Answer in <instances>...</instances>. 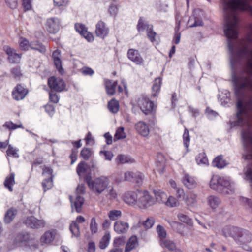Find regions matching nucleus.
I'll list each match as a JSON object with an SVG mask.
<instances>
[{"label": "nucleus", "mask_w": 252, "mask_h": 252, "mask_svg": "<svg viewBox=\"0 0 252 252\" xmlns=\"http://www.w3.org/2000/svg\"><path fill=\"white\" fill-rule=\"evenodd\" d=\"M224 33L228 38L232 80L235 93L251 96L248 100L237 101V121L234 126H242V137L245 145V159H252V9H223ZM246 177L252 186V170Z\"/></svg>", "instance_id": "obj_1"}, {"label": "nucleus", "mask_w": 252, "mask_h": 252, "mask_svg": "<svg viewBox=\"0 0 252 252\" xmlns=\"http://www.w3.org/2000/svg\"><path fill=\"white\" fill-rule=\"evenodd\" d=\"M85 180L90 189L97 195L103 192L107 189L110 184L109 178L104 176H101L92 180L90 175H87L85 177Z\"/></svg>", "instance_id": "obj_2"}, {"label": "nucleus", "mask_w": 252, "mask_h": 252, "mask_svg": "<svg viewBox=\"0 0 252 252\" xmlns=\"http://www.w3.org/2000/svg\"><path fill=\"white\" fill-rule=\"evenodd\" d=\"M210 187L213 189L224 194H229L234 191L228 180L217 175L212 176L210 182Z\"/></svg>", "instance_id": "obj_3"}, {"label": "nucleus", "mask_w": 252, "mask_h": 252, "mask_svg": "<svg viewBox=\"0 0 252 252\" xmlns=\"http://www.w3.org/2000/svg\"><path fill=\"white\" fill-rule=\"evenodd\" d=\"M156 203L154 197L147 191H140L137 205L141 209H147Z\"/></svg>", "instance_id": "obj_4"}, {"label": "nucleus", "mask_w": 252, "mask_h": 252, "mask_svg": "<svg viewBox=\"0 0 252 252\" xmlns=\"http://www.w3.org/2000/svg\"><path fill=\"white\" fill-rule=\"evenodd\" d=\"M137 104L141 110L145 114H151L154 110V104L148 97L142 96L138 98Z\"/></svg>", "instance_id": "obj_5"}, {"label": "nucleus", "mask_w": 252, "mask_h": 252, "mask_svg": "<svg viewBox=\"0 0 252 252\" xmlns=\"http://www.w3.org/2000/svg\"><path fill=\"white\" fill-rule=\"evenodd\" d=\"M48 83L51 89L59 92L65 90L66 86L63 79L54 76L51 77L48 79Z\"/></svg>", "instance_id": "obj_6"}, {"label": "nucleus", "mask_w": 252, "mask_h": 252, "mask_svg": "<svg viewBox=\"0 0 252 252\" xmlns=\"http://www.w3.org/2000/svg\"><path fill=\"white\" fill-rule=\"evenodd\" d=\"M24 223L28 226L32 228H40L44 227L45 221L42 220H38L33 216L27 217Z\"/></svg>", "instance_id": "obj_7"}, {"label": "nucleus", "mask_w": 252, "mask_h": 252, "mask_svg": "<svg viewBox=\"0 0 252 252\" xmlns=\"http://www.w3.org/2000/svg\"><path fill=\"white\" fill-rule=\"evenodd\" d=\"M3 50L8 56V59L11 63H18L21 58V54H17L15 51L8 46H4Z\"/></svg>", "instance_id": "obj_8"}, {"label": "nucleus", "mask_w": 252, "mask_h": 252, "mask_svg": "<svg viewBox=\"0 0 252 252\" xmlns=\"http://www.w3.org/2000/svg\"><path fill=\"white\" fill-rule=\"evenodd\" d=\"M46 29L51 33H56L60 29V21L58 18H50L47 19Z\"/></svg>", "instance_id": "obj_9"}, {"label": "nucleus", "mask_w": 252, "mask_h": 252, "mask_svg": "<svg viewBox=\"0 0 252 252\" xmlns=\"http://www.w3.org/2000/svg\"><path fill=\"white\" fill-rule=\"evenodd\" d=\"M140 191H127L123 196L124 201L129 204H137Z\"/></svg>", "instance_id": "obj_10"}, {"label": "nucleus", "mask_w": 252, "mask_h": 252, "mask_svg": "<svg viewBox=\"0 0 252 252\" xmlns=\"http://www.w3.org/2000/svg\"><path fill=\"white\" fill-rule=\"evenodd\" d=\"M242 229L234 227L227 226L223 230V235L225 236H230L233 237L236 241L237 240L238 236L241 233Z\"/></svg>", "instance_id": "obj_11"}, {"label": "nucleus", "mask_w": 252, "mask_h": 252, "mask_svg": "<svg viewBox=\"0 0 252 252\" xmlns=\"http://www.w3.org/2000/svg\"><path fill=\"white\" fill-rule=\"evenodd\" d=\"M108 32L109 29L103 22L100 21L96 24L95 33L97 36L104 38Z\"/></svg>", "instance_id": "obj_12"}, {"label": "nucleus", "mask_w": 252, "mask_h": 252, "mask_svg": "<svg viewBox=\"0 0 252 252\" xmlns=\"http://www.w3.org/2000/svg\"><path fill=\"white\" fill-rule=\"evenodd\" d=\"M69 199L71 202L72 210L75 209L77 213H81L82 211V206L84 203V199L83 197L78 195L76 197L75 200L73 201L72 197L70 196Z\"/></svg>", "instance_id": "obj_13"}, {"label": "nucleus", "mask_w": 252, "mask_h": 252, "mask_svg": "<svg viewBox=\"0 0 252 252\" xmlns=\"http://www.w3.org/2000/svg\"><path fill=\"white\" fill-rule=\"evenodd\" d=\"M75 28L76 30L83 36L88 41L91 42L94 40L93 35L92 33L87 31L84 25L79 23L76 24L75 25Z\"/></svg>", "instance_id": "obj_14"}, {"label": "nucleus", "mask_w": 252, "mask_h": 252, "mask_svg": "<svg viewBox=\"0 0 252 252\" xmlns=\"http://www.w3.org/2000/svg\"><path fill=\"white\" fill-rule=\"evenodd\" d=\"M129 228L127 222L122 220H118L114 223V229L118 234L126 233Z\"/></svg>", "instance_id": "obj_15"}, {"label": "nucleus", "mask_w": 252, "mask_h": 252, "mask_svg": "<svg viewBox=\"0 0 252 252\" xmlns=\"http://www.w3.org/2000/svg\"><path fill=\"white\" fill-rule=\"evenodd\" d=\"M27 93V90L24 88L21 85H17L15 90L13 91V98L16 100H21L25 97Z\"/></svg>", "instance_id": "obj_16"}, {"label": "nucleus", "mask_w": 252, "mask_h": 252, "mask_svg": "<svg viewBox=\"0 0 252 252\" xmlns=\"http://www.w3.org/2000/svg\"><path fill=\"white\" fill-rule=\"evenodd\" d=\"M127 56L129 60L137 64H140L143 62L142 58L136 50L129 49L127 53Z\"/></svg>", "instance_id": "obj_17"}, {"label": "nucleus", "mask_w": 252, "mask_h": 252, "mask_svg": "<svg viewBox=\"0 0 252 252\" xmlns=\"http://www.w3.org/2000/svg\"><path fill=\"white\" fill-rule=\"evenodd\" d=\"M137 132L142 136L146 137L149 133V128L147 125L142 121H140L135 125Z\"/></svg>", "instance_id": "obj_18"}, {"label": "nucleus", "mask_w": 252, "mask_h": 252, "mask_svg": "<svg viewBox=\"0 0 252 252\" xmlns=\"http://www.w3.org/2000/svg\"><path fill=\"white\" fill-rule=\"evenodd\" d=\"M183 184L188 189H193L196 186V182L193 177L188 174H185L182 178Z\"/></svg>", "instance_id": "obj_19"}, {"label": "nucleus", "mask_w": 252, "mask_h": 252, "mask_svg": "<svg viewBox=\"0 0 252 252\" xmlns=\"http://www.w3.org/2000/svg\"><path fill=\"white\" fill-rule=\"evenodd\" d=\"M52 58L57 69L62 74L63 70L62 66V62L60 59V52L58 50L54 51L52 54Z\"/></svg>", "instance_id": "obj_20"}, {"label": "nucleus", "mask_w": 252, "mask_h": 252, "mask_svg": "<svg viewBox=\"0 0 252 252\" xmlns=\"http://www.w3.org/2000/svg\"><path fill=\"white\" fill-rule=\"evenodd\" d=\"M138 245V240L135 236H131L128 240L124 252H129L131 250L136 248Z\"/></svg>", "instance_id": "obj_21"}, {"label": "nucleus", "mask_w": 252, "mask_h": 252, "mask_svg": "<svg viewBox=\"0 0 252 252\" xmlns=\"http://www.w3.org/2000/svg\"><path fill=\"white\" fill-rule=\"evenodd\" d=\"M117 85V81L112 82L110 80L105 81V89L108 95H113L115 94Z\"/></svg>", "instance_id": "obj_22"}, {"label": "nucleus", "mask_w": 252, "mask_h": 252, "mask_svg": "<svg viewBox=\"0 0 252 252\" xmlns=\"http://www.w3.org/2000/svg\"><path fill=\"white\" fill-rule=\"evenodd\" d=\"M237 241L243 243L250 242L251 241V234L248 230L242 229Z\"/></svg>", "instance_id": "obj_23"}, {"label": "nucleus", "mask_w": 252, "mask_h": 252, "mask_svg": "<svg viewBox=\"0 0 252 252\" xmlns=\"http://www.w3.org/2000/svg\"><path fill=\"white\" fill-rule=\"evenodd\" d=\"M161 246L167 249L169 251H173L176 249V245L175 242L170 239L165 238L160 241Z\"/></svg>", "instance_id": "obj_24"}, {"label": "nucleus", "mask_w": 252, "mask_h": 252, "mask_svg": "<svg viewBox=\"0 0 252 252\" xmlns=\"http://www.w3.org/2000/svg\"><path fill=\"white\" fill-rule=\"evenodd\" d=\"M134 161L131 157L125 155H119L116 158V161L118 164L132 163Z\"/></svg>", "instance_id": "obj_25"}, {"label": "nucleus", "mask_w": 252, "mask_h": 252, "mask_svg": "<svg viewBox=\"0 0 252 252\" xmlns=\"http://www.w3.org/2000/svg\"><path fill=\"white\" fill-rule=\"evenodd\" d=\"M17 214V210L14 208L9 209L5 213L4 216V221L6 223H9L15 217Z\"/></svg>", "instance_id": "obj_26"}, {"label": "nucleus", "mask_w": 252, "mask_h": 252, "mask_svg": "<svg viewBox=\"0 0 252 252\" xmlns=\"http://www.w3.org/2000/svg\"><path fill=\"white\" fill-rule=\"evenodd\" d=\"M209 205L213 209H216L221 203L220 199L215 196L211 195L207 198Z\"/></svg>", "instance_id": "obj_27"}, {"label": "nucleus", "mask_w": 252, "mask_h": 252, "mask_svg": "<svg viewBox=\"0 0 252 252\" xmlns=\"http://www.w3.org/2000/svg\"><path fill=\"white\" fill-rule=\"evenodd\" d=\"M55 236V232L54 231H47L41 238V241L46 244L51 243L54 239Z\"/></svg>", "instance_id": "obj_28"}, {"label": "nucleus", "mask_w": 252, "mask_h": 252, "mask_svg": "<svg viewBox=\"0 0 252 252\" xmlns=\"http://www.w3.org/2000/svg\"><path fill=\"white\" fill-rule=\"evenodd\" d=\"M161 83V81L160 78L155 79L152 86V92L151 94L152 97H155L158 95L160 88Z\"/></svg>", "instance_id": "obj_29"}, {"label": "nucleus", "mask_w": 252, "mask_h": 252, "mask_svg": "<svg viewBox=\"0 0 252 252\" xmlns=\"http://www.w3.org/2000/svg\"><path fill=\"white\" fill-rule=\"evenodd\" d=\"M14 176L15 174L13 173H11L9 176H8L4 182V186L8 188V190L10 191H12L13 190V189L12 186L15 183L14 180Z\"/></svg>", "instance_id": "obj_30"}, {"label": "nucleus", "mask_w": 252, "mask_h": 252, "mask_svg": "<svg viewBox=\"0 0 252 252\" xmlns=\"http://www.w3.org/2000/svg\"><path fill=\"white\" fill-rule=\"evenodd\" d=\"M227 164L226 161L222 158L221 156L217 157L213 160L212 165L214 167L222 168Z\"/></svg>", "instance_id": "obj_31"}, {"label": "nucleus", "mask_w": 252, "mask_h": 252, "mask_svg": "<svg viewBox=\"0 0 252 252\" xmlns=\"http://www.w3.org/2000/svg\"><path fill=\"white\" fill-rule=\"evenodd\" d=\"M179 220L183 223H186L187 225L191 226L193 224V221L191 218L188 216L182 213H179L177 215Z\"/></svg>", "instance_id": "obj_32"}, {"label": "nucleus", "mask_w": 252, "mask_h": 252, "mask_svg": "<svg viewBox=\"0 0 252 252\" xmlns=\"http://www.w3.org/2000/svg\"><path fill=\"white\" fill-rule=\"evenodd\" d=\"M190 27L201 26L203 25L202 20L195 16L190 17L188 22Z\"/></svg>", "instance_id": "obj_33"}, {"label": "nucleus", "mask_w": 252, "mask_h": 252, "mask_svg": "<svg viewBox=\"0 0 252 252\" xmlns=\"http://www.w3.org/2000/svg\"><path fill=\"white\" fill-rule=\"evenodd\" d=\"M110 235L109 233H105L99 242V246L101 249H105L109 243Z\"/></svg>", "instance_id": "obj_34"}, {"label": "nucleus", "mask_w": 252, "mask_h": 252, "mask_svg": "<svg viewBox=\"0 0 252 252\" xmlns=\"http://www.w3.org/2000/svg\"><path fill=\"white\" fill-rule=\"evenodd\" d=\"M156 200L160 203H165L167 199V194L161 191H157L155 192Z\"/></svg>", "instance_id": "obj_35"}, {"label": "nucleus", "mask_w": 252, "mask_h": 252, "mask_svg": "<svg viewBox=\"0 0 252 252\" xmlns=\"http://www.w3.org/2000/svg\"><path fill=\"white\" fill-rule=\"evenodd\" d=\"M165 204L168 207L173 208L178 206L179 202L177 198H175L174 196H170L169 197L167 196Z\"/></svg>", "instance_id": "obj_36"}, {"label": "nucleus", "mask_w": 252, "mask_h": 252, "mask_svg": "<svg viewBox=\"0 0 252 252\" xmlns=\"http://www.w3.org/2000/svg\"><path fill=\"white\" fill-rule=\"evenodd\" d=\"M108 107L110 111L113 113H117L119 108L118 101L115 99H112L109 102Z\"/></svg>", "instance_id": "obj_37"}, {"label": "nucleus", "mask_w": 252, "mask_h": 252, "mask_svg": "<svg viewBox=\"0 0 252 252\" xmlns=\"http://www.w3.org/2000/svg\"><path fill=\"white\" fill-rule=\"evenodd\" d=\"M30 47L33 50L38 51L41 53H44L46 52V48L44 46L42 45L38 42H32L30 44Z\"/></svg>", "instance_id": "obj_38"}, {"label": "nucleus", "mask_w": 252, "mask_h": 252, "mask_svg": "<svg viewBox=\"0 0 252 252\" xmlns=\"http://www.w3.org/2000/svg\"><path fill=\"white\" fill-rule=\"evenodd\" d=\"M70 230L72 235L78 237L80 235V230L77 222H72L70 225Z\"/></svg>", "instance_id": "obj_39"}, {"label": "nucleus", "mask_w": 252, "mask_h": 252, "mask_svg": "<svg viewBox=\"0 0 252 252\" xmlns=\"http://www.w3.org/2000/svg\"><path fill=\"white\" fill-rule=\"evenodd\" d=\"M126 135L124 132V128L123 127H120L118 128L114 135V140H119L121 139H124L126 137Z\"/></svg>", "instance_id": "obj_40"}, {"label": "nucleus", "mask_w": 252, "mask_h": 252, "mask_svg": "<svg viewBox=\"0 0 252 252\" xmlns=\"http://www.w3.org/2000/svg\"><path fill=\"white\" fill-rule=\"evenodd\" d=\"M122 216L121 211L117 210H112L109 211L108 216L111 220H115L118 219Z\"/></svg>", "instance_id": "obj_41"}, {"label": "nucleus", "mask_w": 252, "mask_h": 252, "mask_svg": "<svg viewBox=\"0 0 252 252\" xmlns=\"http://www.w3.org/2000/svg\"><path fill=\"white\" fill-rule=\"evenodd\" d=\"M155 223V219L153 217H148L146 220L142 222V225L144 228L149 229L151 228Z\"/></svg>", "instance_id": "obj_42"}, {"label": "nucleus", "mask_w": 252, "mask_h": 252, "mask_svg": "<svg viewBox=\"0 0 252 252\" xmlns=\"http://www.w3.org/2000/svg\"><path fill=\"white\" fill-rule=\"evenodd\" d=\"M87 169L86 163L85 162H81L77 166L76 171L79 177L83 176Z\"/></svg>", "instance_id": "obj_43"}, {"label": "nucleus", "mask_w": 252, "mask_h": 252, "mask_svg": "<svg viewBox=\"0 0 252 252\" xmlns=\"http://www.w3.org/2000/svg\"><path fill=\"white\" fill-rule=\"evenodd\" d=\"M157 231L158 234V236L160 238V241L164 239L166 237L167 233L164 228L160 225H158L157 227Z\"/></svg>", "instance_id": "obj_44"}, {"label": "nucleus", "mask_w": 252, "mask_h": 252, "mask_svg": "<svg viewBox=\"0 0 252 252\" xmlns=\"http://www.w3.org/2000/svg\"><path fill=\"white\" fill-rule=\"evenodd\" d=\"M133 178V181L139 186L142 184L144 176L142 173L137 172L134 173Z\"/></svg>", "instance_id": "obj_45"}, {"label": "nucleus", "mask_w": 252, "mask_h": 252, "mask_svg": "<svg viewBox=\"0 0 252 252\" xmlns=\"http://www.w3.org/2000/svg\"><path fill=\"white\" fill-rule=\"evenodd\" d=\"M196 160L198 164H206L208 163V159L205 153H204L199 154L196 158Z\"/></svg>", "instance_id": "obj_46"}, {"label": "nucleus", "mask_w": 252, "mask_h": 252, "mask_svg": "<svg viewBox=\"0 0 252 252\" xmlns=\"http://www.w3.org/2000/svg\"><path fill=\"white\" fill-rule=\"evenodd\" d=\"M90 229L92 234H95L98 231V224L96 222L95 218L94 217L91 219Z\"/></svg>", "instance_id": "obj_47"}, {"label": "nucleus", "mask_w": 252, "mask_h": 252, "mask_svg": "<svg viewBox=\"0 0 252 252\" xmlns=\"http://www.w3.org/2000/svg\"><path fill=\"white\" fill-rule=\"evenodd\" d=\"M42 187L44 191L49 189L53 186V178H46L42 183Z\"/></svg>", "instance_id": "obj_48"}, {"label": "nucleus", "mask_w": 252, "mask_h": 252, "mask_svg": "<svg viewBox=\"0 0 252 252\" xmlns=\"http://www.w3.org/2000/svg\"><path fill=\"white\" fill-rule=\"evenodd\" d=\"M196 196L195 194H190L186 198V201L188 206L194 207L196 204Z\"/></svg>", "instance_id": "obj_49"}, {"label": "nucleus", "mask_w": 252, "mask_h": 252, "mask_svg": "<svg viewBox=\"0 0 252 252\" xmlns=\"http://www.w3.org/2000/svg\"><path fill=\"white\" fill-rule=\"evenodd\" d=\"M19 43L20 48L23 50H28L29 47H30V44L29 41L25 38L20 37L19 38Z\"/></svg>", "instance_id": "obj_50"}, {"label": "nucleus", "mask_w": 252, "mask_h": 252, "mask_svg": "<svg viewBox=\"0 0 252 252\" xmlns=\"http://www.w3.org/2000/svg\"><path fill=\"white\" fill-rule=\"evenodd\" d=\"M11 73L15 79H19L22 76V73L19 67H16L11 69Z\"/></svg>", "instance_id": "obj_51"}, {"label": "nucleus", "mask_w": 252, "mask_h": 252, "mask_svg": "<svg viewBox=\"0 0 252 252\" xmlns=\"http://www.w3.org/2000/svg\"><path fill=\"white\" fill-rule=\"evenodd\" d=\"M3 126L9 129H11V130H14L17 128H22L23 127V126L21 124H20L19 125H16L10 121L6 122L4 124Z\"/></svg>", "instance_id": "obj_52"}, {"label": "nucleus", "mask_w": 252, "mask_h": 252, "mask_svg": "<svg viewBox=\"0 0 252 252\" xmlns=\"http://www.w3.org/2000/svg\"><path fill=\"white\" fill-rule=\"evenodd\" d=\"M18 150L14 149L11 145H8V148L6 151L7 156H12L14 158H18L19 155L17 153Z\"/></svg>", "instance_id": "obj_53"}, {"label": "nucleus", "mask_w": 252, "mask_h": 252, "mask_svg": "<svg viewBox=\"0 0 252 252\" xmlns=\"http://www.w3.org/2000/svg\"><path fill=\"white\" fill-rule=\"evenodd\" d=\"M28 235L27 234H24L22 233H20L18 234L15 238V243L16 244L22 242H24L27 241L28 239Z\"/></svg>", "instance_id": "obj_54"}, {"label": "nucleus", "mask_w": 252, "mask_h": 252, "mask_svg": "<svg viewBox=\"0 0 252 252\" xmlns=\"http://www.w3.org/2000/svg\"><path fill=\"white\" fill-rule=\"evenodd\" d=\"M146 28H147V29H149L148 24L145 23L144 19L141 17L139 20L138 23L137 25V29L138 31H143Z\"/></svg>", "instance_id": "obj_55"}, {"label": "nucleus", "mask_w": 252, "mask_h": 252, "mask_svg": "<svg viewBox=\"0 0 252 252\" xmlns=\"http://www.w3.org/2000/svg\"><path fill=\"white\" fill-rule=\"evenodd\" d=\"M42 175L46 177L47 178H53V170L49 167L44 166L42 168Z\"/></svg>", "instance_id": "obj_56"}, {"label": "nucleus", "mask_w": 252, "mask_h": 252, "mask_svg": "<svg viewBox=\"0 0 252 252\" xmlns=\"http://www.w3.org/2000/svg\"><path fill=\"white\" fill-rule=\"evenodd\" d=\"M183 140L184 146L187 148L189 144L190 136L189 131L186 128L185 129L184 133L183 134Z\"/></svg>", "instance_id": "obj_57"}, {"label": "nucleus", "mask_w": 252, "mask_h": 252, "mask_svg": "<svg viewBox=\"0 0 252 252\" xmlns=\"http://www.w3.org/2000/svg\"><path fill=\"white\" fill-rule=\"evenodd\" d=\"M147 36L151 42L157 41V33L150 28L147 29Z\"/></svg>", "instance_id": "obj_58"}, {"label": "nucleus", "mask_w": 252, "mask_h": 252, "mask_svg": "<svg viewBox=\"0 0 252 252\" xmlns=\"http://www.w3.org/2000/svg\"><path fill=\"white\" fill-rule=\"evenodd\" d=\"M81 156L85 160H88L91 155V152L88 148H83L81 151Z\"/></svg>", "instance_id": "obj_59"}, {"label": "nucleus", "mask_w": 252, "mask_h": 252, "mask_svg": "<svg viewBox=\"0 0 252 252\" xmlns=\"http://www.w3.org/2000/svg\"><path fill=\"white\" fill-rule=\"evenodd\" d=\"M107 195L108 197L111 200L117 199V194L113 187H112L111 189L108 190Z\"/></svg>", "instance_id": "obj_60"}, {"label": "nucleus", "mask_w": 252, "mask_h": 252, "mask_svg": "<svg viewBox=\"0 0 252 252\" xmlns=\"http://www.w3.org/2000/svg\"><path fill=\"white\" fill-rule=\"evenodd\" d=\"M53 1L55 6L60 7L67 5L68 0H53Z\"/></svg>", "instance_id": "obj_61"}, {"label": "nucleus", "mask_w": 252, "mask_h": 252, "mask_svg": "<svg viewBox=\"0 0 252 252\" xmlns=\"http://www.w3.org/2000/svg\"><path fill=\"white\" fill-rule=\"evenodd\" d=\"M134 173L130 172L129 171L126 172L124 173V181H132L133 179Z\"/></svg>", "instance_id": "obj_62"}, {"label": "nucleus", "mask_w": 252, "mask_h": 252, "mask_svg": "<svg viewBox=\"0 0 252 252\" xmlns=\"http://www.w3.org/2000/svg\"><path fill=\"white\" fill-rule=\"evenodd\" d=\"M49 98L51 101L55 103H57L59 101L58 96L55 93L53 92H50Z\"/></svg>", "instance_id": "obj_63"}, {"label": "nucleus", "mask_w": 252, "mask_h": 252, "mask_svg": "<svg viewBox=\"0 0 252 252\" xmlns=\"http://www.w3.org/2000/svg\"><path fill=\"white\" fill-rule=\"evenodd\" d=\"M81 72L85 75H92L94 74V71L90 68L85 67L81 69Z\"/></svg>", "instance_id": "obj_64"}]
</instances>
